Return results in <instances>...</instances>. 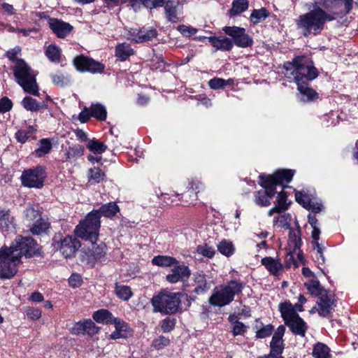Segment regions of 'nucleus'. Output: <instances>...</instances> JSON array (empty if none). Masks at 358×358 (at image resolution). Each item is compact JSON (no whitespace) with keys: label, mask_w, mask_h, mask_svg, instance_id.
Returning <instances> with one entry per match:
<instances>
[{"label":"nucleus","mask_w":358,"mask_h":358,"mask_svg":"<svg viewBox=\"0 0 358 358\" xmlns=\"http://www.w3.org/2000/svg\"><path fill=\"white\" fill-rule=\"evenodd\" d=\"M85 321L78 322L76 323L71 329V333L73 334H85Z\"/></svg>","instance_id":"obj_60"},{"label":"nucleus","mask_w":358,"mask_h":358,"mask_svg":"<svg viewBox=\"0 0 358 358\" xmlns=\"http://www.w3.org/2000/svg\"><path fill=\"white\" fill-rule=\"evenodd\" d=\"M289 203L287 202V194L283 190L279 192L277 199V204L271 208L268 213L269 216H272L275 213H280L288 208Z\"/></svg>","instance_id":"obj_24"},{"label":"nucleus","mask_w":358,"mask_h":358,"mask_svg":"<svg viewBox=\"0 0 358 358\" xmlns=\"http://www.w3.org/2000/svg\"><path fill=\"white\" fill-rule=\"evenodd\" d=\"M291 222V215L289 213L283 214L277 217L275 220L278 227H288Z\"/></svg>","instance_id":"obj_48"},{"label":"nucleus","mask_w":358,"mask_h":358,"mask_svg":"<svg viewBox=\"0 0 358 358\" xmlns=\"http://www.w3.org/2000/svg\"><path fill=\"white\" fill-rule=\"evenodd\" d=\"M245 331V325L240 322H236L233 327V334L234 335H240L242 334Z\"/></svg>","instance_id":"obj_64"},{"label":"nucleus","mask_w":358,"mask_h":358,"mask_svg":"<svg viewBox=\"0 0 358 358\" xmlns=\"http://www.w3.org/2000/svg\"><path fill=\"white\" fill-rule=\"evenodd\" d=\"M249 6L248 0H234L231 5V8L229 10L230 17L238 15L245 11Z\"/></svg>","instance_id":"obj_25"},{"label":"nucleus","mask_w":358,"mask_h":358,"mask_svg":"<svg viewBox=\"0 0 358 358\" xmlns=\"http://www.w3.org/2000/svg\"><path fill=\"white\" fill-rule=\"evenodd\" d=\"M222 31L229 36L231 37L233 45L239 48H248L253 44L252 38L246 34L245 29L236 26H225Z\"/></svg>","instance_id":"obj_12"},{"label":"nucleus","mask_w":358,"mask_h":358,"mask_svg":"<svg viewBox=\"0 0 358 358\" xmlns=\"http://www.w3.org/2000/svg\"><path fill=\"white\" fill-rule=\"evenodd\" d=\"M80 247V241L71 236H65L58 243V249L65 258L73 257Z\"/></svg>","instance_id":"obj_15"},{"label":"nucleus","mask_w":358,"mask_h":358,"mask_svg":"<svg viewBox=\"0 0 358 358\" xmlns=\"http://www.w3.org/2000/svg\"><path fill=\"white\" fill-rule=\"evenodd\" d=\"M178 30L185 37H189L197 32V29L192 27L181 24L178 27Z\"/></svg>","instance_id":"obj_52"},{"label":"nucleus","mask_w":358,"mask_h":358,"mask_svg":"<svg viewBox=\"0 0 358 358\" xmlns=\"http://www.w3.org/2000/svg\"><path fill=\"white\" fill-rule=\"evenodd\" d=\"M270 354L268 356H264L259 358H282V357L280 355L283 350L282 339L273 337L270 343Z\"/></svg>","instance_id":"obj_22"},{"label":"nucleus","mask_w":358,"mask_h":358,"mask_svg":"<svg viewBox=\"0 0 358 358\" xmlns=\"http://www.w3.org/2000/svg\"><path fill=\"white\" fill-rule=\"evenodd\" d=\"M175 323L173 320L166 318L164 319L162 322V329L164 332H169L174 327Z\"/></svg>","instance_id":"obj_58"},{"label":"nucleus","mask_w":358,"mask_h":358,"mask_svg":"<svg viewBox=\"0 0 358 358\" xmlns=\"http://www.w3.org/2000/svg\"><path fill=\"white\" fill-rule=\"evenodd\" d=\"M21 104L24 109L31 112H37L43 107L40 102L29 96L22 99Z\"/></svg>","instance_id":"obj_32"},{"label":"nucleus","mask_w":358,"mask_h":358,"mask_svg":"<svg viewBox=\"0 0 358 358\" xmlns=\"http://www.w3.org/2000/svg\"><path fill=\"white\" fill-rule=\"evenodd\" d=\"M26 313L27 317L31 320H38L41 317V310L37 308H29Z\"/></svg>","instance_id":"obj_56"},{"label":"nucleus","mask_w":358,"mask_h":358,"mask_svg":"<svg viewBox=\"0 0 358 358\" xmlns=\"http://www.w3.org/2000/svg\"><path fill=\"white\" fill-rule=\"evenodd\" d=\"M194 285L195 286L194 292L200 294H203L209 289L206 276L203 273H196L193 275Z\"/></svg>","instance_id":"obj_23"},{"label":"nucleus","mask_w":358,"mask_h":358,"mask_svg":"<svg viewBox=\"0 0 358 358\" xmlns=\"http://www.w3.org/2000/svg\"><path fill=\"white\" fill-rule=\"evenodd\" d=\"M46 174L43 167L36 166L24 170L20 177L23 186L29 188H41Z\"/></svg>","instance_id":"obj_11"},{"label":"nucleus","mask_w":358,"mask_h":358,"mask_svg":"<svg viewBox=\"0 0 358 358\" xmlns=\"http://www.w3.org/2000/svg\"><path fill=\"white\" fill-rule=\"evenodd\" d=\"M322 205L318 202L310 200L308 204L306 206V208L311 210L313 213H319L321 211Z\"/></svg>","instance_id":"obj_59"},{"label":"nucleus","mask_w":358,"mask_h":358,"mask_svg":"<svg viewBox=\"0 0 358 358\" xmlns=\"http://www.w3.org/2000/svg\"><path fill=\"white\" fill-rule=\"evenodd\" d=\"M310 294L316 296H321L326 294V291L324 290L320 285V282L316 279H311L304 284Z\"/></svg>","instance_id":"obj_29"},{"label":"nucleus","mask_w":358,"mask_h":358,"mask_svg":"<svg viewBox=\"0 0 358 358\" xmlns=\"http://www.w3.org/2000/svg\"><path fill=\"white\" fill-rule=\"evenodd\" d=\"M93 319L98 323H111L114 317L112 313L106 309H101L93 313Z\"/></svg>","instance_id":"obj_28"},{"label":"nucleus","mask_w":358,"mask_h":358,"mask_svg":"<svg viewBox=\"0 0 358 358\" xmlns=\"http://www.w3.org/2000/svg\"><path fill=\"white\" fill-rule=\"evenodd\" d=\"M279 310L285 324L289 329L295 334L304 336L307 329L306 324L296 313H294L292 304L287 301L280 303Z\"/></svg>","instance_id":"obj_10"},{"label":"nucleus","mask_w":358,"mask_h":358,"mask_svg":"<svg viewBox=\"0 0 358 358\" xmlns=\"http://www.w3.org/2000/svg\"><path fill=\"white\" fill-rule=\"evenodd\" d=\"M91 116L99 120L103 121L106 119L107 112L104 106L100 103H92L90 107Z\"/></svg>","instance_id":"obj_31"},{"label":"nucleus","mask_w":358,"mask_h":358,"mask_svg":"<svg viewBox=\"0 0 358 358\" xmlns=\"http://www.w3.org/2000/svg\"><path fill=\"white\" fill-rule=\"evenodd\" d=\"M15 137L17 142L23 144L26 143L28 139L27 133H25L24 130H18L15 135Z\"/></svg>","instance_id":"obj_62"},{"label":"nucleus","mask_w":358,"mask_h":358,"mask_svg":"<svg viewBox=\"0 0 358 358\" xmlns=\"http://www.w3.org/2000/svg\"><path fill=\"white\" fill-rule=\"evenodd\" d=\"M91 116V111L90 108L85 107V108L80 113L78 119L81 122H86Z\"/></svg>","instance_id":"obj_61"},{"label":"nucleus","mask_w":358,"mask_h":358,"mask_svg":"<svg viewBox=\"0 0 358 358\" xmlns=\"http://www.w3.org/2000/svg\"><path fill=\"white\" fill-rule=\"evenodd\" d=\"M112 324H114L115 330L122 332V334H127L129 330V327L127 323H125L123 320L114 317L113 320Z\"/></svg>","instance_id":"obj_50"},{"label":"nucleus","mask_w":358,"mask_h":358,"mask_svg":"<svg viewBox=\"0 0 358 358\" xmlns=\"http://www.w3.org/2000/svg\"><path fill=\"white\" fill-rule=\"evenodd\" d=\"M293 170H279L273 175L266 176H259V184L265 189L259 191L255 194V203L262 206H267L271 204V201L275 194V187L282 185L285 187L284 183L289 182L294 176Z\"/></svg>","instance_id":"obj_4"},{"label":"nucleus","mask_w":358,"mask_h":358,"mask_svg":"<svg viewBox=\"0 0 358 358\" xmlns=\"http://www.w3.org/2000/svg\"><path fill=\"white\" fill-rule=\"evenodd\" d=\"M169 343V339L165 336H159L153 341V346L159 350L167 346Z\"/></svg>","instance_id":"obj_54"},{"label":"nucleus","mask_w":358,"mask_h":358,"mask_svg":"<svg viewBox=\"0 0 358 358\" xmlns=\"http://www.w3.org/2000/svg\"><path fill=\"white\" fill-rule=\"evenodd\" d=\"M96 241L92 243V249L85 250L82 252L81 262L93 265L97 260L101 259L106 253L107 247L105 243L96 244Z\"/></svg>","instance_id":"obj_14"},{"label":"nucleus","mask_w":358,"mask_h":358,"mask_svg":"<svg viewBox=\"0 0 358 358\" xmlns=\"http://www.w3.org/2000/svg\"><path fill=\"white\" fill-rule=\"evenodd\" d=\"M115 294L118 298L124 301H128L133 294L129 287L117 284L115 286Z\"/></svg>","instance_id":"obj_37"},{"label":"nucleus","mask_w":358,"mask_h":358,"mask_svg":"<svg viewBox=\"0 0 358 358\" xmlns=\"http://www.w3.org/2000/svg\"><path fill=\"white\" fill-rule=\"evenodd\" d=\"M12 101L7 97L0 100V113H5L10 110L12 108Z\"/></svg>","instance_id":"obj_57"},{"label":"nucleus","mask_w":358,"mask_h":358,"mask_svg":"<svg viewBox=\"0 0 358 358\" xmlns=\"http://www.w3.org/2000/svg\"><path fill=\"white\" fill-rule=\"evenodd\" d=\"M41 210L38 204H29L24 211V217L27 221H33L40 217Z\"/></svg>","instance_id":"obj_36"},{"label":"nucleus","mask_w":358,"mask_h":358,"mask_svg":"<svg viewBox=\"0 0 358 358\" xmlns=\"http://www.w3.org/2000/svg\"><path fill=\"white\" fill-rule=\"evenodd\" d=\"M100 226L99 212L92 211L76 227L74 233L78 237L93 243L98 238Z\"/></svg>","instance_id":"obj_8"},{"label":"nucleus","mask_w":358,"mask_h":358,"mask_svg":"<svg viewBox=\"0 0 358 358\" xmlns=\"http://www.w3.org/2000/svg\"><path fill=\"white\" fill-rule=\"evenodd\" d=\"M233 83L232 79L224 80L220 78H215L208 81V85L213 90H219L223 89Z\"/></svg>","instance_id":"obj_38"},{"label":"nucleus","mask_w":358,"mask_h":358,"mask_svg":"<svg viewBox=\"0 0 358 358\" xmlns=\"http://www.w3.org/2000/svg\"><path fill=\"white\" fill-rule=\"evenodd\" d=\"M165 0H141L145 7L152 9L156 7L162 6Z\"/></svg>","instance_id":"obj_53"},{"label":"nucleus","mask_w":358,"mask_h":358,"mask_svg":"<svg viewBox=\"0 0 358 358\" xmlns=\"http://www.w3.org/2000/svg\"><path fill=\"white\" fill-rule=\"evenodd\" d=\"M182 298L187 299V295L162 290L152 297L151 303L155 312L173 314L178 310Z\"/></svg>","instance_id":"obj_6"},{"label":"nucleus","mask_w":358,"mask_h":358,"mask_svg":"<svg viewBox=\"0 0 358 358\" xmlns=\"http://www.w3.org/2000/svg\"><path fill=\"white\" fill-rule=\"evenodd\" d=\"M21 51V49L20 47L18 46H16L14 48L8 50L7 52H6V56L7 57L10 59V60H12V61H14L16 62V60L17 59H15L16 56Z\"/></svg>","instance_id":"obj_63"},{"label":"nucleus","mask_w":358,"mask_h":358,"mask_svg":"<svg viewBox=\"0 0 358 358\" xmlns=\"http://www.w3.org/2000/svg\"><path fill=\"white\" fill-rule=\"evenodd\" d=\"M312 355L315 358H331L329 348L322 343H317L314 345Z\"/></svg>","instance_id":"obj_33"},{"label":"nucleus","mask_w":358,"mask_h":358,"mask_svg":"<svg viewBox=\"0 0 358 358\" xmlns=\"http://www.w3.org/2000/svg\"><path fill=\"white\" fill-rule=\"evenodd\" d=\"M87 148L94 154H102L106 151L107 146L99 141L90 140Z\"/></svg>","instance_id":"obj_40"},{"label":"nucleus","mask_w":358,"mask_h":358,"mask_svg":"<svg viewBox=\"0 0 358 358\" xmlns=\"http://www.w3.org/2000/svg\"><path fill=\"white\" fill-rule=\"evenodd\" d=\"M273 330L272 326L266 325L257 331L256 336L259 338L268 337L272 334Z\"/></svg>","instance_id":"obj_55"},{"label":"nucleus","mask_w":358,"mask_h":358,"mask_svg":"<svg viewBox=\"0 0 358 358\" xmlns=\"http://www.w3.org/2000/svg\"><path fill=\"white\" fill-rule=\"evenodd\" d=\"M85 334L94 336L99 331V327H97L91 320L85 321Z\"/></svg>","instance_id":"obj_47"},{"label":"nucleus","mask_w":358,"mask_h":358,"mask_svg":"<svg viewBox=\"0 0 358 358\" xmlns=\"http://www.w3.org/2000/svg\"><path fill=\"white\" fill-rule=\"evenodd\" d=\"M261 263L273 275H278L283 271V265L278 258L266 257L262 259Z\"/></svg>","instance_id":"obj_19"},{"label":"nucleus","mask_w":358,"mask_h":358,"mask_svg":"<svg viewBox=\"0 0 358 358\" xmlns=\"http://www.w3.org/2000/svg\"><path fill=\"white\" fill-rule=\"evenodd\" d=\"M301 245V233L299 230L289 229L287 246L286 248L287 256L285 266L287 268L294 265L299 266V263H304V258L300 250Z\"/></svg>","instance_id":"obj_9"},{"label":"nucleus","mask_w":358,"mask_h":358,"mask_svg":"<svg viewBox=\"0 0 358 358\" xmlns=\"http://www.w3.org/2000/svg\"><path fill=\"white\" fill-rule=\"evenodd\" d=\"M196 251L199 254H201L203 256L208 258H211L215 254L214 249L207 245H199L197 247Z\"/></svg>","instance_id":"obj_51"},{"label":"nucleus","mask_w":358,"mask_h":358,"mask_svg":"<svg viewBox=\"0 0 358 358\" xmlns=\"http://www.w3.org/2000/svg\"><path fill=\"white\" fill-rule=\"evenodd\" d=\"M178 263V260L171 256L158 255L153 257L152 264L161 267H171Z\"/></svg>","instance_id":"obj_26"},{"label":"nucleus","mask_w":358,"mask_h":358,"mask_svg":"<svg viewBox=\"0 0 358 358\" xmlns=\"http://www.w3.org/2000/svg\"><path fill=\"white\" fill-rule=\"evenodd\" d=\"M176 8V3L171 1H168L165 6V12L168 20L173 22L178 20Z\"/></svg>","instance_id":"obj_45"},{"label":"nucleus","mask_w":358,"mask_h":358,"mask_svg":"<svg viewBox=\"0 0 358 358\" xmlns=\"http://www.w3.org/2000/svg\"><path fill=\"white\" fill-rule=\"evenodd\" d=\"M352 3L353 0H314L313 9L299 15L296 25L305 36L312 33L317 35L324 29L327 22L350 13Z\"/></svg>","instance_id":"obj_1"},{"label":"nucleus","mask_w":358,"mask_h":358,"mask_svg":"<svg viewBox=\"0 0 358 358\" xmlns=\"http://www.w3.org/2000/svg\"><path fill=\"white\" fill-rule=\"evenodd\" d=\"M245 284L237 280H232L226 285L216 287L209 298L210 304L215 306L222 307L229 304L236 295L242 292Z\"/></svg>","instance_id":"obj_7"},{"label":"nucleus","mask_w":358,"mask_h":358,"mask_svg":"<svg viewBox=\"0 0 358 358\" xmlns=\"http://www.w3.org/2000/svg\"><path fill=\"white\" fill-rule=\"evenodd\" d=\"M45 55L51 62H59L60 60V50L59 48L54 44H51L47 47Z\"/></svg>","instance_id":"obj_39"},{"label":"nucleus","mask_w":358,"mask_h":358,"mask_svg":"<svg viewBox=\"0 0 358 358\" xmlns=\"http://www.w3.org/2000/svg\"><path fill=\"white\" fill-rule=\"evenodd\" d=\"M13 74L17 83L23 90L31 95L38 96V86L36 83V74L22 59H17L13 68Z\"/></svg>","instance_id":"obj_5"},{"label":"nucleus","mask_w":358,"mask_h":358,"mask_svg":"<svg viewBox=\"0 0 358 358\" xmlns=\"http://www.w3.org/2000/svg\"><path fill=\"white\" fill-rule=\"evenodd\" d=\"M208 40L216 50L229 51L233 48V42L227 37L210 36Z\"/></svg>","instance_id":"obj_21"},{"label":"nucleus","mask_w":358,"mask_h":358,"mask_svg":"<svg viewBox=\"0 0 358 358\" xmlns=\"http://www.w3.org/2000/svg\"><path fill=\"white\" fill-rule=\"evenodd\" d=\"M295 198L296 201L304 208H306L311 200L310 195L303 192H296Z\"/></svg>","instance_id":"obj_49"},{"label":"nucleus","mask_w":358,"mask_h":358,"mask_svg":"<svg viewBox=\"0 0 358 358\" xmlns=\"http://www.w3.org/2000/svg\"><path fill=\"white\" fill-rule=\"evenodd\" d=\"M84 153V148L80 145H74L66 150V159H73L80 157Z\"/></svg>","instance_id":"obj_44"},{"label":"nucleus","mask_w":358,"mask_h":358,"mask_svg":"<svg viewBox=\"0 0 358 358\" xmlns=\"http://www.w3.org/2000/svg\"><path fill=\"white\" fill-rule=\"evenodd\" d=\"M73 64L76 69L81 72L100 73L105 69V66L102 63L83 55L76 57L73 59Z\"/></svg>","instance_id":"obj_13"},{"label":"nucleus","mask_w":358,"mask_h":358,"mask_svg":"<svg viewBox=\"0 0 358 358\" xmlns=\"http://www.w3.org/2000/svg\"><path fill=\"white\" fill-rule=\"evenodd\" d=\"M317 306L319 307L317 310L319 315L322 317H326L332 310L334 301L331 296L326 293L319 297Z\"/></svg>","instance_id":"obj_20"},{"label":"nucleus","mask_w":358,"mask_h":358,"mask_svg":"<svg viewBox=\"0 0 358 358\" xmlns=\"http://www.w3.org/2000/svg\"><path fill=\"white\" fill-rule=\"evenodd\" d=\"M48 228L49 223L45 219L39 217L34 223L33 226L30 229V231L33 234L39 235L43 232H45Z\"/></svg>","instance_id":"obj_35"},{"label":"nucleus","mask_w":358,"mask_h":358,"mask_svg":"<svg viewBox=\"0 0 358 358\" xmlns=\"http://www.w3.org/2000/svg\"><path fill=\"white\" fill-rule=\"evenodd\" d=\"M134 50L126 43L119 44L115 48V56L120 61H125L129 56L134 55Z\"/></svg>","instance_id":"obj_27"},{"label":"nucleus","mask_w":358,"mask_h":358,"mask_svg":"<svg viewBox=\"0 0 358 358\" xmlns=\"http://www.w3.org/2000/svg\"><path fill=\"white\" fill-rule=\"evenodd\" d=\"M268 15V11L266 8H262L260 9L253 10L250 19L252 23L256 24L264 21Z\"/></svg>","instance_id":"obj_34"},{"label":"nucleus","mask_w":358,"mask_h":358,"mask_svg":"<svg viewBox=\"0 0 358 358\" xmlns=\"http://www.w3.org/2000/svg\"><path fill=\"white\" fill-rule=\"evenodd\" d=\"M171 273L166 276V280L172 284L179 281L187 280L190 275V270L188 266L185 264H177L173 266Z\"/></svg>","instance_id":"obj_16"},{"label":"nucleus","mask_w":358,"mask_h":358,"mask_svg":"<svg viewBox=\"0 0 358 358\" xmlns=\"http://www.w3.org/2000/svg\"><path fill=\"white\" fill-rule=\"evenodd\" d=\"M97 211L99 212V218L101 217V215L104 217H111L119 211V208L115 203L110 202L102 205Z\"/></svg>","instance_id":"obj_30"},{"label":"nucleus","mask_w":358,"mask_h":358,"mask_svg":"<svg viewBox=\"0 0 358 358\" xmlns=\"http://www.w3.org/2000/svg\"><path fill=\"white\" fill-rule=\"evenodd\" d=\"M48 24L51 30L59 38H64L73 29V27L69 23L56 18H50Z\"/></svg>","instance_id":"obj_17"},{"label":"nucleus","mask_w":358,"mask_h":358,"mask_svg":"<svg viewBox=\"0 0 358 358\" xmlns=\"http://www.w3.org/2000/svg\"><path fill=\"white\" fill-rule=\"evenodd\" d=\"M283 67L285 76L292 78L296 84L301 101H310L317 98V93L308 84V81L314 80L318 76L312 61L306 57L297 56L292 62H285Z\"/></svg>","instance_id":"obj_3"},{"label":"nucleus","mask_w":358,"mask_h":358,"mask_svg":"<svg viewBox=\"0 0 358 358\" xmlns=\"http://www.w3.org/2000/svg\"><path fill=\"white\" fill-rule=\"evenodd\" d=\"M38 245L31 237L17 236L9 248L0 250V278L9 279L17 273L22 255L30 257L38 252Z\"/></svg>","instance_id":"obj_2"},{"label":"nucleus","mask_w":358,"mask_h":358,"mask_svg":"<svg viewBox=\"0 0 358 358\" xmlns=\"http://www.w3.org/2000/svg\"><path fill=\"white\" fill-rule=\"evenodd\" d=\"M52 148L50 141L47 138H43L40 141L39 147L35 150L36 157H41L50 152Z\"/></svg>","instance_id":"obj_42"},{"label":"nucleus","mask_w":358,"mask_h":358,"mask_svg":"<svg viewBox=\"0 0 358 358\" xmlns=\"http://www.w3.org/2000/svg\"><path fill=\"white\" fill-rule=\"evenodd\" d=\"M52 80L54 84L62 87L69 83V79L67 76L60 73L52 75Z\"/></svg>","instance_id":"obj_46"},{"label":"nucleus","mask_w":358,"mask_h":358,"mask_svg":"<svg viewBox=\"0 0 358 358\" xmlns=\"http://www.w3.org/2000/svg\"><path fill=\"white\" fill-rule=\"evenodd\" d=\"M218 251L225 256H231L234 252V245L231 241L223 240L217 245Z\"/></svg>","instance_id":"obj_41"},{"label":"nucleus","mask_w":358,"mask_h":358,"mask_svg":"<svg viewBox=\"0 0 358 358\" xmlns=\"http://www.w3.org/2000/svg\"><path fill=\"white\" fill-rule=\"evenodd\" d=\"M157 35L155 29L134 30L130 33L129 38L136 43H143L156 38Z\"/></svg>","instance_id":"obj_18"},{"label":"nucleus","mask_w":358,"mask_h":358,"mask_svg":"<svg viewBox=\"0 0 358 358\" xmlns=\"http://www.w3.org/2000/svg\"><path fill=\"white\" fill-rule=\"evenodd\" d=\"M105 173L98 167H94L89 170V180H94L96 183H99L105 180Z\"/></svg>","instance_id":"obj_43"}]
</instances>
